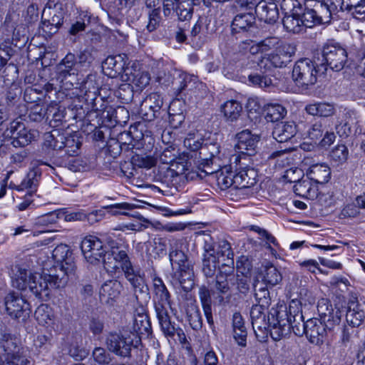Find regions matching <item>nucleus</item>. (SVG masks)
<instances>
[{
    "mask_svg": "<svg viewBox=\"0 0 365 365\" xmlns=\"http://www.w3.org/2000/svg\"><path fill=\"white\" fill-rule=\"evenodd\" d=\"M297 303L292 301L289 312L285 305L272 307L269 312V322L271 324L270 336L274 341H279L289 334L292 329L295 335H306L307 322L304 321L302 312L297 307Z\"/></svg>",
    "mask_w": 365,
    "mask_h": 365,
    "instance_id": "nucleus-1",
    "label": "nucleus"
},
{
    "mask_svg": "<svg viewBox=\"0 0 365 365\" xmlns=\"http://www.w3.org/2000/svg\"><path fill=\"white\" fill-rule=\"evenodd\" d=\"M153 294L154 307L161 330L165 335L173 337L177 333L180 340L185 339L183 331L171 322L166 305L170 307V294L163 279L158 277H153Z\"/></svg>",
    "mask_w": 365,
    "mask_h": 365,
    "instance_id": "nucleus-2",
    "label": "nucleus"
},
{
    "mask_svg": "<svg viewBox=\"0 0 365 365\" xmlns=\"http://www.w3.org/2000/svg\"><path fill=\"white\" fill-rule=\"evenodd\" d=\"M234 259H221L218 270L212 282V297L220 306L230 304L232 298L231 284L236 279Z\"/></svg>",
    "mask_w": 365,
    "mask_h": 365,
    "instance_id": "nucleus-3",
    "label": "nucleus"
},
{
    "mask_svg": "<svg viewBox=\"0 0 365 365\" xmlns=\"http://www.w3.org/2000/svg\"><path fill=\"white\" fill-rule=\"evenodd\" d=\"M188 168L187 163L184 161H175L173 158L170 159V163L168 166L160 168V176L163 184H166L169 187L171 195L183 188L186 182V172Z\"/></svg>",
    "mask_w": 365,
    "mask_h": 365,
    "instance_id": "nucleus-4",
    "label": "nucleus"
},
{
    "mask_svg": "<svg viewBox=\"0 0 365 365\" xmlns=\"http://www.w3.org/2000/svg\"><path fill=\"white\" fill-rule=\"evenodd\" d=\"M103 264L105 269L108 272H117L118 270L120 269L125 279L131 284L135 295L138 292L145 293L148 290L143 277L140 274V270L133 267L129 257L117 264H113L112 262L106 261L103 258ZM136 297L138 298V296Z\"/></svg>",
    "mask_w": 365,
    "mask_h": 365,
    "instance_id": "nucleus-5",
    "label": "nucleus"
},
{
    "mask_svg": "<svg viewBox=\"0 0 365 365\" xmlns=\"http://www.w3.org/2000/svg\"><path fill=\"white\" fill-rule=\"evenodd\" d=\"M323 63L320 64L322 73L329 68L334 71H340L348 64V55L346 49L339 43L329 42L324 45L322 50Z\"/></svg>",
    "mask_w": 365,
    "mask_h": 365,
    "instance_id": "nucleus-6",
    "label": "nucleus"
},
{
    "mask_svg": "<svg viewBox=\"0 0 365 365\" xmlns=\"http://www.w3.org/2000/svg\"><path fill=\"white\" fill-rule=\"evenodd\" d=\"M321 66H317L310 58L298 60L292 69V79L299 87L307 88L317 82V75L322 73Z\"/></svg>",
    "mask_w": 365,
    "mask_h": 365,
    "instance_id": "nucleus-7",
    "label": "nucleus"
},
{
    "mask_svg": "<svg viewBox=\"0 0 365 365\" xmlns=\"http://www.w3.org/2000/svg\"><path fill=\"white\" fill-rule=\"evenodd\" d=\"M136 335H130V329H124L120 333H110L106 338L108 350L121 357H129L132 347H137Z\"/></svg>",
    "mask_w": 365,
    "mask_h": 365,
    "instance_id": "nucleus-8",
    "label": "nucleus"
},
{
    "mask_svg": "<svg viewBox=\"0 0 365 365\" xmlns=\"http://www.w3.org/2000/svg\"><path fill=\"white\" fill-rule=\"evenodd\" d=\"M1 347L4 354L0 357L1 365H28L30 363L16 339L11 336H6L1 342Z\"/></svg>",
    "mask_w": 365,
    "mask_h": 365,
    "instance_id": "nucleus-9",
    "label": "nucleus"
},
{
    "mask_svg": "<svg viewBox=\"0 0 365 365\" xmlns=\"http://www.w3.org/2000/svg\"><path fill=\"white\" fill-rule=\"evenodd\" d=\"M68 262L64 264H55L50 269L47 270L46 275L50 280V287L53 289L64 287L71 275H74L76 264L74 261L68 259Z\"/></svg>",
    "mask_w": 365,
    "mask_h": 365,
    "instance_id": "nucleus-10",
    "label": "nucleus"
},
{
    "mask_svg": "<svg viewBox=\"0 0 365 365\" xmlns=\"http://www.w3.org/2000/svg\"><path fill=\"white\" fill-rule=\"evenodd\" d=\"M6 135L11 139L14 147H24L35 140L38 135L36 130L28 129L23 123L13 121L6 130Z\"/></svg>",
    "mask_w": 365,
    "mask_h": 365,
    "instance_id": "nucleus-11",
    "label": "nucleus"
},
{
    "mask_svg": "<svg viewBox=\"0 0 365 365\" xmlns=\"http://www.w3.org/2000/svg\"><path fill=\"white\" fill-rule=\"evenodd\" d=\"M63 21V13L60 6L54 5L53 8L49 2L42 13L41 29L48 35L56 34L61 26Z\"/></svg>",
    "mask_w": 365,
    "mask_h": 365,
    "instance_id": "nucleus-12",
    "label": "nucleus"
},
{
    "mask_svg": "<svg viewBox=\"0 0 365 365\" xmlns=\"http://www.w3.org/2000/svg\"><path fill=\"white\" fill-rule=\"evenodd\" d=\"M81 249L86 260L96 264L105 257L106 252L101 239L96 236H86L81 242Z\"/></svg>",
    "mask_w": 365,
    "mask_h": 365,
    "instance_id": "nucleus-13",
    "label": "nucleus"
},
{
    "mask_svg": "<svg viewBox=\"0 0 365 365\" xmlns=\"http://www.w3.org/2000/svg\"><path fill=\"white\" fill-rule=\"evenodd\" d=\"M4 304L7 314L12 318H24L31 312L30 304L21 294L15 292H11L5 297Z\"/></svg>",
    "mask_w": 365,
    "mask_h": 365,
    "instance_id": "nucleus-14",
    "label": "nucleus"
},
{
    "mask_svg": "<svg viewBox=\"0 0 365 365\" xmlns=\"http://www.w3.org/2000/svg\"><path fill=\"white\" fill-rule=\"evenodd\" d=\"M307 136L322 148L329 147L336 139L334 133L328 130L322 120H317L309 125Z\"/></svg>",
    "mask_w": 365,
    "mask_h": 365,
    "instance_id": "nucleus-15",
    "label": "nucleus"
},
{
    "mask_svg": "<svg viewBox=\"0 0 365 365\" xmlns=\"http://www.w3.org/2000/svg\"><path fill=\"white\" fill-rule=\"evenodd\" d=\"M296 46L289 43H283L267 55V61L276 68L286 67L295 54Z\"/></svg>",
    "mask_w": 365,
    "mask_h": 365,
    "instance_id": "nucleus-16",
    "label": "nucleus"
},
{
    "mask_svg": "<svg viewBox=\"0 0 365 365\" xmlns=\"http://www.w3.org/2000/svg\"><path fill=\"white\" fill-rule=\"evenodd\" d=\"M46 275L45 270L42 274L35 272L34 274L29 272V290L36 297L46 301L49 298L50 280Z\"/></svg>",
    "mask_w": 365,
    "mask_h": 365,
    "instance_id": "nucleus-17",
    "label": "nucleus"
},
{
    "mask_svg": "<svg viewBox=\"0 0 365 365\" xmlns=\"http://www.w3.org/2000/svg\"><path fill=\"white\" fill-rule=\"evenodd\" d=\"M237 143L236 150L242 155L252 156L257 152V144L259 141V136L253 134L248 130H243L236 135Z\"/></svg>",
    "mask_w": 365,
    "mask_h": 365,
    "instance_id": "nucleus-18",
    "label": "nucleus"
},
{
    "mask_svg": "<svg viewBox=\"0 0 365 365\" xmlns=\"http://www.w3.org/2000/svg\"><path fill=\"white\" fill-rule=\"evenodd\" d=\"M231 27L232 34H254L257 30L254 13L247 11L237 14L232 21Z\"/></svg>",
    "mask_w": 365,
    "mask_h": 365,
    "instance_id": "nucleus-19",
    "label": "nucleus"
},
{
    "mask_svg": "<svg viewBox=\"0 0 365 365\" xmlns=\"http://www.w3.org/2000/svg\"><path fill=\"white\" fill-rule=\"evenodd\" d=\"M163 98L158 93H152L147 96L140 105V113L147 120H152L157 117L163 106Z\"/></svg>",
    "mask_w": 365,
    "mask_h": 365,
    "instance_id": "nucleus-20",
    "label": "nucleus"
},
{
    "mask_svg": "<svg viewBox=\"0 0 365 365\" xmlns=\"http://www.w3.org/2000/svg\"><path fill=\"white\" fill-rule=\"evenodd\" d=\"M127 329H131L130 327ZM150 331L151 324L144 309L141 307L140 310L137 309L133 317L132 330H130V335H136L135 343L140 342V335H148Z\"/></svg>",
    "mask_w": 365,
    "mask_h": 365,
    "instance_id": "nucleus-21",
    "label": "nucleus"
},
{
    "mask_svg": "<svg viewBox=\"0 0 365 365\" xmlns=\"http://www.w3.org/2000/svg\"><path fill=\"white\" fill-rule=\"evenodd\" d=\"M209 24L205 17H199L191 29L189 39L195 48H200L207 41Z\"/></svg>",
    "mask_w": 365,
    "mask_h": 365,
    "instance_id": "nucleus-22",
    "label": "nucleus"
},
{
    "mask_svg": "<svg viewBox=\"0 0 365 365\" xmlns=\"http://www.w3.org/2000/svg\"><path fill=\"white\" fill-rule=\"evenodd\" d=\"M327 330L328 329L324 323L317 318L309 319L307 321L306 336L312 344H322L327 336Z\"/></svg>",
    "mask_w": 365,
    "mask_h": 365,
    "instance_id": "nucleus-23",
    "label": "nucleus"
},
{
    "mask_svg": "<svg viewBox=\"0 0 365 365\" xmlns=\"http://www.w3.org/2000/svg\"><path fill=\"white\" fill-rule=\"evenodd\" d=\"M255 14L261 21L267 24H272L279 19L277 5L272 1H260L256 5Z\"/></svg>",
    "mask_w": 365,
    "mask_h": 365,
    "instance_id": "nucleus-24",
    "label": "nucleus"
},
{
    "mask_svg": "<svg viewBox=\"0 0 365 365\" xmlns=\"http://www.w3.org/2000/svg\"><path fill=\"white\" fill-rule=\"evenodd\" d=\"M79 71L76 57L71 53H68L56 66L57 76L61 81L68 76L77 75Z\"/></svg>",
    "mask_w": 365,
    "mask_h": 365,
    "instance_id": "nucleus-25",
    "label": "nucleus"
},
{
    "mask_svg": "<svg viewBox=\"0 0 365 365\" xmlns=\"http://www.w3.org/2000/svg\"><path fill=\"white\" fill-rule=\"evenodd\" d=\"M5 38L3 43L8 46L14 45L16 47L21 48L25 46L27 40L25 28L23 26L14 27L13 24L5 25Z\"/></svg>",
    "mask_w": 365,
    "mask_h": 365,
    "instance_id": "nucleus-26",
    "label": "nucleus"
},
{
    "mask_svg": "<svg viewBox=\"0 0 365 365\" xmlns=\"http://www.w3.org/2000/svg\"><path fill=\"white\" fill-rule=\"evenodd\" d=\"M125 58V55L108 56L102 65L104 73L111 78H115L118 75L121 74L125 71L126 61Z\"/></svg>",
    "mask_w": 365,
    "mask_h": 365,
    "instance_id": "nucleus-27",
    "label": "nucleus"
},
{
    "mask_svg": "<svg viewBox=\"0 0 365 365\" xmlns=\"http://www.w3.org/2000/svg\"><path fill=\"white\" fill-rule=\"evenodd\" d=\"M123 289L122 284L118 280H108L105 282L99 291L100 299L103 303L109 304L120 294Z\"/></svg>",
    "mask_w": 365,
    "mask_h": 365,
    "instance_id": "nucleus-28",
    "label": "nucleus"
},
{
    "mask_svg": "<svg viewBox=\"0 0 365 365\" xmlns=\"http://www.w3.org/2000/svg\"><path fill=\"white\" fill-rule=\"evenodd\" d=\"M307 176L317 185L327 183L331 178V169L326 163L314 164L307 170Z\"/></svg>",
    "mask_w": 365,
    "mask_h": 365,
    "instance_id": "nucleus-29",
    "label": "nucleus"
},
{
    "mask_svg": "<svg viewBox=\"0 0 365 365\" xmlns=\"http://www.w3.org/2000/svg\"><path fill=\"white\" fill-rule=\"evenodd\" d=\"M312 9L322 24H327L330 22L332 14L336 13L337 7L332 0H319L315 1Z\"/></svg>",
    "mask_w": 365,
    "mask_h": 365,
    "instance_id": "nucleus-30",
    "label": "nucleus"
},
{
    "mask_svg": "<svg viewBox=\"0 0 365 365\" xmlns=\"http://www.w3.org/2000/svg\"><path fill=\"white\" fill-rule=\"evenodd\" d=\"M294 192L306 199L314 200L318 195V186L314 184L307 176L297 180L294 186Z\"/></svg>",
    "mask_w": 365,
    "mask_h": 365,
    "instance_id": "nucleus-31",
    "label": "nucleus"
},
{
    "mask_svg": "<svg viewBox=\"0 0 365 365\" xmlns=\"http://www.w3.org/2000/svg\"><path fill=\"white\" fill-rule=\"evenodd\" d=\"M297 133V125L294 122H280L272 131L273 138L279 143L287 142Z\"/></svg>",
    "mask_w": 365,
    "mask_h": 365,
    "instance_id": "nucleus-32",
    "label": "nucleus"
},
{
    "mask_svg": "<svg viewBox=\"0 0 365 365\" xmlns=\"http://www.w3.org/2000/svg\"><path fill=\"white\" fill-rule=\"evenodd\" d=\"M365 312L361 309V305L354 299L348 303L346 314V322L354 327H359L364 321Z\"/></svg>",
    "mask_w": 365,
    "mask_h": 365,
    "instance_id": "nucleus-33",
    "label": "nucleus"
},
{
    "mask_svg": "<svg viewBox=\"0 0 365 365\" xmlns=\"http://www.w3.org/2000/svg\"><path fill=\"white\" fill-rule=\"evenodd\" d=\"M175 275L185 292H190L193 288L195 285V274L192 264L182 265V267L179 268Z\"/></svg>",
    "mask_w": 365,
    "mask_h": 365,
    "instance_id": "nucleus-34",
    "label": "nucleus"
},
{
    "mask_svg": "<svg viewBox=\"0 0 365 365\" xmlns=\"http://www.w3.org/2000/svg\"><path fill=\"white\" fill-rule=\"evenodd\" d=\"M306 112L313 116L328 118L332 116L335 111L334 104L327 102H315L305 107Z\"/></svg>",
    "mask_w": 365,
    "mask_h": 365,
    "instance_id": "nucleus-35",
    "label": "nucleus"
},
{
    "mask_svg": "<svg viewBox=\"0 0 365 365\" xmlns=\"http://www.w3.org/2000/svg\"><path fill=\"white\" fill-rule=\"evenodd\" d=\"M212 285L211 289H209L205 286H202L199 289L198 294L199 298L202 307V309L206 317L207 323L212 327L214 325V321L212 314V299L211 294L212 295Z\"/></svg>",
    "mask_w": 365,
    "mask_h": 365,
    "instance_id": "nucleus-36",
    "label": "nucleus"
},
{
    "mask_svg": "<svg viewBox=\"0 0 365 365\" xmlns=\"http://www.w3.org/2000/svg\"><path fill=\"white\" fill-rule=\"evenodd\" d=\"M235 188H246L256 183V173L253 169H243L235 172Z\"/></svg>",
    "mask_w": 365,
    "mask_h": 365,
    "instance_id": "nucleus-37",
    "label": "nucleus"
},
{
    "mask_svg": "<svg viewBox=\"0 0 365 365\" xmlns=\"http://www.w3.org/2000/svg\"><path fill=\"white\" fill-rule=\"evenodd\" d=\"M46 119H50L51 127H58L61 125L66 115L65 108L61 107L55 101L51 102L46 109Z\"/></svg>",
    "mask_w": 365,
    "mask_h": 365,
    "instance_id": "nucleus-38",
    "label": "nucleus"
},
{
    "mask_svg": "<svg viewBox=\"0 0 365 365\" xmlns=\"http://www.w3.org/2000/svg\"><path fill=\"white\" fill-rule=\"evenodd\" d=\"M220 145L217 143H210L202 146L200 151V158L205 161V165L217 163L220 160Z\"/></svg>",
    "mask_w": 365,
    "mask_h": 365,
    "instance_id": "nucleus-39",
    "label": "nucleus"
},
{
    "mask_svg": "<svg viewBox=\"0 0 365 365\" xmlns=\"http://www.w3.org/2000/svg\"><path fill=\"white\" fill-rule=\"evenodd\" d=\"M221 110L227 120L233 122L240 116L242 106L237 101L229 100L221 106Z\"/></svg>",
    "mask_w": 365,
    "mask_h": 365,
    "instance_id": "nucleus-40",
    "label": "nucleus"
},
{
    "mask_svg": "<svg viewBox=\"0 0 365 365\" xmlns=\"http://www.w3.org/2000/svg\"><path fill=\"white\" fill-rule=\"evenodd\" d=\"M65 140V134L61 133L58 130H53L51 132H47L43 135V145L46 148L53 150H62Z\"/></svg>",
    "mask_w": 365,
    "mask_h": 365,
    "instance_id": "nucleus-41",
    "label": "nucleus"
},
{
    "mask_svg": "<svg viewBox=\"0 0 365 365\" xmlns=\"http://www.w3.org/2000/svg\"><path fill=\"white\" fill-rule=\"evenodd\" d=\"M41 177V170L36 167L33 168L27 173L21 183V189H28L31 192H36Z\"/></svg>",
    "mask_w": 365,
    "mask_h": 365,
    "instance_id": "nucleus-42",
    "label": "nucleus"
},
{
    "mask_svg": "<svg viewBox=\"0 0 365 365\" xmlns=\"http://www.w3.org/2000/svg\"><path fill=\"white\" fill-rule=\"evenodd\" d=\"M216 178L217 185L221 190H225L230 187L235 188V172L230 170L227 167H225L220 172H217Z\"/></svg>",
    "mask_w": 365,
    "mask_h": 365,
    "instance_id": "nucleus-43",
    "label": "nucleus"
},
{
    "mask_svg": "<svg viewBox=\"0 0 365 365\" xmlns=\"http://www.w3.org/2000/svg\"><path fill=\"white\" fill-rule=\"evenodd\" d=\"M174 9L180 21H189L193 14V2L192 0H181L175 4Z\"/></svg>",
    "mask_w": 365,
    "mask_h": 365,
    "instance_id": "nucleus-44",
    "label": "nucleus"
},
{
    "mask_svg": "<svg viewBox=\"0 0 365 365\" xmlns=\"http://www.w3.org/2000/svg\"><path fill=\"white\" fill-rule=\"evenodd\" d=\"M221 259H218L216 255H209L207 257H202V271L207 278H212L217 273V267Z\"/></svg>",
    "mask_w": 365,
    "mask_h": 365,
    "instance_id": "nucleus-45",
    "label": "nucleus"
},
{
    "mask_svg": "<svg viewBox=\"0 0 365 365\" xmlns=\"http://www.w3.org/2000/svg\"><path fill=\"white\" fill-rule=\"evenodd\" d=\"M265 118L267 121L275 122L282 119L287 114L286 108L278 103H270L264 108Z\"/></svg>",
    "mask_w": 365,
    "mask_h": 365,
    "instance_id": "nucleus-46",
    "label": "nucleus"
},
{
    "mask_svg": "<svg viewBox=\"0 0 365 365\" xmlns=\"http://www.w3.org/2000/svg\"><path fill=\"white\" fill-rule=\"evenodd\" d=\"M284 29L288 32L299 33L303 29L302 18L297 14L285 15L282 19Z\"/></svg>",
    "mask_w": 365,
    "mask_h": 365,
    "instance_id": "nucleus-47",
    "label": "nucleus"
},
{
    "mask_svg": "<svg viewBox=\"0 0 365 365\" xmlns=\"http://www.w3.org/2000/svg\"><path fill=\"white\" fill-rule=\"evenodd\" d=\"M12 286L19 290H26L29 288V274L25 269L17 267L12 276Z\"/></svg>",
    "mask_w": 365,
    "mask_h": 365,
    "instance_id": "nucleus-48",
    "label": "nucleus"
},
{
    "mask_svg": "<svg viewBox=\"0 0 365 365\" xmlns=\"http://www.w3.org/2000/svg\"><path fill=\"white\" fill-rule=\"evenodd\" d=\"M52 257L55 260L56 264H66L68 262V259L71 261H74L72 255V252L66 245L61 244L56 247L53 250Z\"/></svg>",
    "mask_w": 365,
    "mask_h": 365,
    "instance_id": "nucleus-49",
    "label": "nucleus"
},
{
    "mask_svg": "<svg viewBox=\"0 0 365 365\" xmlns=\"http://www.w3.org/2000/svg\"><path fill=\"white\" fill-rule=\"evenodd\" d=\"M24 99L28 103H34L43 100L44 103H47L46 94L43 93L37 86L27 87L24 93Z\"/></svg>",
    "mask_w": 365,
    "mask_h": 365,
    "instance_id": "nucleus-50",
    "label": "nucleus"
},
{
    "mask_svg": "<svg viewBox=\"0 0 365 365\" xmlns=\"http://www.w3.org/2000/svg\"><path fill=\"white\" fill-rule=\"evenodd\" d=\"M81 143L76 135H66L63 140V149L66 153L69 156H73L78 153Z\"/></svg>",
    "mask_w": 365,
    "mask_h": 365,
    "instance_id": "nucleus-51",
    "label": "nucleus"
},
{
    "mask_svg": "<svg viewBox=\"0 0 365 365\" xmlns=\"http://www.w3.org/2000/svg\"><path fill=\"white\" fill-rule=\"evenodd\" d=\"M341 9L357 18V14H365V0H342Z\"/></svg>",
    "mask_w": 365,
    "mask_h": 365,
    "instance_id": "nucleus-52",
    "label": "nucleus"
},
{
    "mask_svg": "<svg viewBox=\"0 0 365 365\" xmlns=\"http://www.w3.org/2000/svg\"><path fill=\"white\" fill-rule=\"evenodd\" d=\"M329 310L330 311L320 320L324 323L328 330L331 331L335 325L339 324L342 314L341 311L338 308L334 309L331 307Z\"/></svg>",
    "mask_w": 365,
    "mask_h": 365,
    "instance_id": "nucleus-53",
    "label": "nucleus"
},
{
    "mask_svg": "<svg viewBox=\"0 0 365 365\" xmlns=\"http://www.w3.org/2000/svg\"><path fill=\"white\" fill-rule=\"evenodd\" d=\"M203 139L198 132H190L184 140V145L191 151L201 150Z\"/></svg>",
    "mask_w": 365,
    "mask_h": 365,
    "instance_id": "nucleus-54",
    "label": "nucleus"
},
{
    "mask_svg": "<svg viewBox=\"0 0 365 365\" xmlns=\"http://www.w3.org/2000/svg\"><path fill=\"white\" fill-rule=\"evenodd\" d=\"M187 317L191 327L194 330H199L202 327L201 313L197 307L192 305L187 310Z\"/></svg>",
    "mask_w": 365,
    "mask_h": 365,
    "instance_id": "nucleus-55",
    "label": "nucleus"
},
{
    "mask_svg": "<svg viewBox=\"0 0 365 365\" xmlns=\"http://www.w3.org/2000/svg\"><path fill=\"white\" fill-rule=\"evenodd\" d=\"M281 280L282 275L275 267L271 265L266 267L263 276V281L265 284L274 286L279 283Z\"/></svg>",
    "mask_w": 365,
    "mask_h": 365,
    "instance_id": "nucleus-56",
    "label": "nucleus"
},
{
    "mask_svg": "<svg viewBox=\"0 0 365 365\" xmlns=\"http://www.w3.org/2000/svg\"><path fill=\"white\" fill-rule=\"evenodd\" d=\"M215 255L218 259H234V252L230 242L225 240H220L215 250Z\"/></svg>",
    "mask_w": 365,
    "mask_h": 365,
    "instance_id": "nucleus-57",
    "label": "nucleus"
},
{
    "mask_svg": "<svg viewBox=\"0 0 365 365\" xmlns=\"http://www.w3.org/2000/svg\"><path fill=\"white\" fill-rule=\"evenodd\" d=\"M95 362L99 365H111L112 361L110 354L103 347H96L92 353Z\"/></svg>",
    "mask_w": 365,
    "mask_h": 365,
    "instance_id": "nucleus-58",
    "label": "nucleus"
},
{
    "mask_svg": "<svg viewBox=\"0 0 365 365\" xmlns=\"http://www.w3.org/2000/svg\"><path fill=\"white\" fill-rule=\"evenodd\" d=\"M349 151L344 145H337L331 152V159L337 165L345 163L348 158Z\"/></svg>",
    "mask_w": 365,
    "mask_h": 365,
    "instance_id": "nucleus-59",
    "label": "nucleus"
},
{
    "mask_svg": "<svg viewBox=\"0 0 365 365\" xmlns=\"http://www.w3.org/2000/svg\"><path fill=\"white\" fill-rule=\"evenodd\" d=\"M60 212L61 210H56L38 217L36 220V224L48 227L57 223L58 220L61 219Z\"/></svg>",
    "mask_w": 365,
    "mask_h": 365,
    "instance_id": "nucleus-60",
    "label": "nucleus"
},
{
    "mask_svg": "<svg viewBox=\"0 0 365 365\" xmlns=\"http://www.w3.org/2000/svg\"><path fill=\"white\" fill-rule=\"evenodd\" d=\"M90 24V17L86 14L83 15V18L81 16L76 22L71 24L68 33L71 36H77L81 32L86 30V26Z\"/></svg>",
    "mask_w": 365,
    "mask_h": 365,
    "instance_id": "nucleus-61",
    "label": "nucleus"
},
{
    "mask_svg": "<svg viewBox=\"0 0 365 365\" xmlns=\"http://www.w3.org/2000/svg\"><path fill=\"white\" fill-rule=\"evenodd\" d=\"M302 21L303 22V26L307 28H312L314 26L323 24L317 16L314 11L312 9H307L302 16Z\"/></svg>",
    "mask_w": 365,
    "mask_h": 365,
    "instance_id": "nucleus-62",
    "label": "nucleus"
},
{
    "mask_svg": "<svg viewBox=\"0 0 365 365\" xmlns=\"http://www.w3.org/2000/svg\"><path fill=\"white\" fill-rule=\"evenodd\" d=\"M35 318L41 325L48 324L51 321V314L47 305L41 304L35 311Z\"/></svg>",
    "mask_w": 365,
    "mask_h": 365,
    "instance_id": "nucleus-63",
    "label": "nucleus"
},
{
    "mask_svg": "<svg viewBox=\"0 0 365 365\" xmlns=\"http://www.w3.org/2000/svg\"><path fill=\"white\" fill-rule=\"evenodd\" d=\"M46 115V110L38 103L32 105L29 108L28 118L30 121L41 122Z\"/></svg>",
    "mask_w": 365,
    "mask_h": 365,
    "instance_id": "nucleus-64",
    "label": "nucleus"
}]
</instances>
